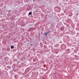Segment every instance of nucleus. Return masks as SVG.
Here are the masks:
<instances>
[{
  "label": "nucleus",
  "instance_id": "f257e3e1",
  "mask_svg": "<svg viewBox=\"0 0 79 79\" xmlns=\"http://www.w3.org/2000/svg\"><path fill=\"white\" fill-rule=\"evenodd\" d=\"M34 28H30L29 29V31H33Z\"/></svg>",
  "mask_w": 79,
  "mask_h": 79
},
{
  "label": "nucleus",
  "instance_id": "f03ea898",
  "mask_svg": "<svg viewBox=\"0 0 79 79\" xmlns=\"http://www.w3.org/2000/svg\"><path fill=\"white\" fill-rule=\"evenodd\" d=\"M48 34V32H46L44 33L45 35H46V37H47Z\"/></svg>",
  "mask_w": 79,
  "mask_h": 79
},
{
  "label": "nucleus",
  "instance_id": "7ed1b4c3",
  "mask_svg": "<svg viewBox=\"0 0 79 79\" xmlns=\"http://www.w3.org/2000/svg\"><path fill=\"white\" fill-rule=\"evenodd\" d=\"M11 48H12V49L14 48V46H11Z\"/></svg>",
  "mask_w": 79,
  "mask_h": 79
},
{
  "label": "nucleus",
  "instance_id": "20e7f679",
  "mask_svg": "<svg viewBox=\"0 0 79 79\" xmlns=\"http://www.w3.org/2000/svg\"><path fill=\"white\" fill-rule=\"evenodd\" d=\"M29 15H32V12H29Z\"/></svg>",
  "mask_w": 79,
  "mask_h": 79
},
{
  "label": "nucleus",
  "instance_id": "39448f33",
  "mask_svg": "<svg viewBox=\"0 0 79 79\" xmlns=\"http://www.w3.org/2000/svg\"><path fill=\"white\" fill-rule=\"evenodd\" d=\"M27 11H29V10H30V8L27 9Z\"/></svg>",
  "mask_w": 79,
  "mask_h": 79
},
{
  "label": "nucleus",
  "instance_id": "423d86ee",
  "mask_svg": "<svg viewBox=\"0 0 79 79\" xmlns=\"http://www.w3.org/2000/svg\"><path fill=\"white\" fill-rule=\"evenodd\" d=\"M11 10H8L7 11L8 12H9V13H10V12H11Z\"/></svg>",
  "mask_w": 79,
  "mask_h": 79
},
{
  "label": "nucleus",
  "instance_id": "0eeeda50",
  "mask_svg": "<svg viewBox=\"0 0 79 79\" xmlns=\"http://www.w3.org/2000/svg\"><path fill=\"white\" fill-rule=\"evenodd\" d=\"M47 32H48V34L49 33H50L49 31H48Z\"/></svg>",
  "mask_w": 79,
  "mask_h": 79
},
{
  "label": "nucleus",
  "instance_id": "6e6552de",
  "mask_svg": "<svg viewBox=\"0 0 79 79\" xmlns=\"http://www.w3.org/2000/svg\"><path fill=\"white\" fill-rule=\"evenodd\" d=\"M35 12H38V11H37V10H36Z\"/></svg>",
  "mask_w": 79,
  "mask_h": 79
},
{
  "label": "nucleus",
  "instance_id": "1a4fd4ad",
  "mask_svg": "<svg viewBox=\"0 0 79 79\" xmlns=\"http://www.w3.org/2000/svg\"><path fill=\"white\" fill-rule=\"evenodd\" d=\"M32 45V44H31V45Z\"/></svg>",
  "mask_w": 79,
  "mask_h": 79
},
{
  "label": "nucleus",
  "instance_id": "9d476101",
  "mask_svg": "<svg viewBox=\"0 0 79 79\" xmlns=\"http://www.w3.org/2000/svg\"><path fill=\"white\" fill-rule=\"evenodd\" d=\"M62 27H61V29H62Z\"/></svg>",
  "mask_w": 79,
  "mask_h": 79
},
{
  "label": "nucleus",
  "instance_id": "9b49d317",
  "mask_svg": "<svg viewBox=\"0 0 79 79\" xmlns=\"http://www.w3.org/2000/svg\"><path fill=\"white\" fill-rule=\"evenodd\" d=\"M68 50H69V49H68Z\"/></svg>",
  "mask_w": 79,
  "mask_h": 79
},
{
  "label": "nucleus",
  "instance_id": "f8f14e48",
  "mask_svg": "<svg viewBox=\"0 0 79 79\" xmlns=\"http://www.w3.org/2000/svg\"><path fill=\"white\" fill-rule=\"evenodd\" d=\"M28 42H29V41H28Z\"/></svg>",
  "mask_w": 79,
  "mask_h": 79
}]
</instances>
